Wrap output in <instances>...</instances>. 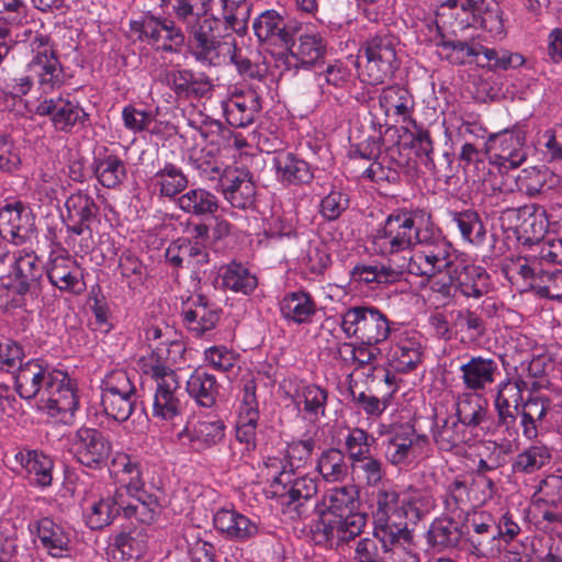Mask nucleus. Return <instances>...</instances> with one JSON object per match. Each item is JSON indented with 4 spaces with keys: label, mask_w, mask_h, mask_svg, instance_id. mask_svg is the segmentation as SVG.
<instances>
[{
    "label": "nucleus",
    "mask_w": 562,
    "mask_h": 562,
    "mask_svg": "<svg viewBox=\"0 0 562 562\" xmlns=\"http://www.w3.org/2000/svg\"><path fill=\"white\" fill-rule=\"evenodd\" d=\"M183 324L192 336L200 338L215 328L220 319V310L203 295L191 300L182 310Z\"/></svg>",
    "instance_id": "obj_22"
},
{
    "label": "nucleus",
    "mask_w": 562,
    "mask_h": 562,
    "mask_svg": "<svg viewBox=\"0 0 562 562\" xmlns=\"http://www.w3.org/2000/svg\"><path fill=\"white\" fill-rule=\"evenodd\" d=\"M221 279L225 289L244 295L250 294L258 285L257 277L248 268L237 262L225 266Z\"/></svg>",
    "instance_id": "obj_54"
},
{
    "label": "nucleus",
    "mask_w": 562,
    "mask_h": 562,
    "mask_svg": "<svg viewBox=\"0 0 562 562\" xmlns=\"http://www.w3.org/2000/svg\"><path fill=\"white\" fill-rule=\"evenodd\" d=\"M213 524L216 530L235 541H245L258 532L257 525L235 509H218L214 514Z\"/></svg>",
    "instance_id": "obj_25"
},
{
    "label": "nucleus",
    "mask_w": 562,
    "mask_h": 562,
    "mask_svg": "<svg viewBox=\"0 0 562 562\" xmlns=\"http://www.w3.org/2000/svg\"><path fill=\"white\" fill-rule=\"evenodd\" d=\"M15 459L37 485L52 484L54 462L49 457L37 450H26L16 453Z\"/></svg>",
    "instance_id": "obj_38"
},
{
    "label": "nucleus",
    "mask_w": 562,
    "mask_h": 562,
    "mask_svg": "<svg viewBox=\"0 0 562 562\" xmlns=\"http://www.w3.org/2000/svg\"><path fill=\"white\" fill-rule=\"evenodd\" d=\"M177 205L184 213L195 216L214 215L218 211V200L212 192L196 188L181 194Z\"/></svg>",
    "instance_id": "obj_42"
},
{
    "label": "nucleus",
    "mask_w": 562,
    "mask_h": 562,
    "mask_svg": "<svg viewBox=\"0 0 562 562\" xmlns=\"http://www.w3.org/2000/svg\"><path fill=\"white\" fill-rule=\"evenodd\" d=\"M38 116H47L55 131L71 134L89 123V114L70 93L43 98L36 105Z\"/></svg>",
    "instance_id": "obj_9"
},
{
    "label": "nucleus",
    "mask_w": 562,
    "mask_h": 562,
    "mask_svg": "<svg viewBox=\"0 0 562 562\" xmlns=\"http://www.w3.org/2000/svg\"><path fill=\"white\" fill-rule=\"evenodd\" d=\"M451 222L458 227L463 240L473 244H483L486 229L479 215L474 210L468 209L463 211H448Z\"/></svg>",
    "instance_id": "obj_46"
},
{
    "label": "nucleus",
    "mask_w": 562,
    "mask_h": 562,
    "mask_svg": "<svg viewBox=\"0 0 562 562\" xmlns=\"http://www.w3.org/2000/svg\"><path fill=\"white\" fill-rule=\"evenodd\" d=\"M352 278L359 282L366 284L378 283V284H391L395 283L401 279V270L396 267L391 266H356L352 270Z\"/></svg>",
    "instance_id": "obj_63"
},
{
    "label": "nucleus",
    "mask_w": 562,
    "mask_h": 562,
    "mask_svg": "<svg viewBox=\"0 0 562 562\" xmlns=\"http://www.w3.org/2000/svg\"><path fill=\"white\" fill-rule=\"evenodd\" d=\"M550 408V400L544 396H530L519 407L521 416L522 434L528 439L538 436V427L541 425Z\"/></svg>",
    "instance_id": "obj_44"
},
{
    "label": "nucleus",
    "mask_w": 562,
    "mask_h": 562,
    "mask_svg": "<svg viewBox=\"0 0 562 562\" xmlns=\"http://www.w3.org/2000/svg\"><path fill=\"white\" fill-rule=\"evenodd\" d=\"M281 387L284 392V396L289 398L297 409H301V405L303 404V411L311 419L318 420L319 417L325 415L328 400V392L325 389L295 379L283 381Z\"/></svg>",
    "instance_id": "obj_14"
},
{
    "label": "nucleus",
    "mask_w": 562,
    "mask_h": 562,
    "mask_svg": "<svg viewBox=\"0 0 562 562\" xmlns=\"http://www.w3.org/2000/svg\"><path fill=\"white\" fill-rule=\"evenodd\" d=\"M426 218V225L423 227V222L418 221L415 229V237L413 241L414 249L430 250L432 252H441L451 255L452 246L441 234L440 229L435 228L430 220Z\"/></svg>",
    "instance_id": "obj_53"
},
{
    "label": "nucleus",
    "mask_w": 562,
    "mask_h": 562,
    "mask_svg": "<svg viewBox=\"0 0 562 562\" xmlns=\"http://www.w3.org/2000/svg\"><path fill=\"white\" fill-rule=\"evenodd\" d=\"M218 180L224 198L233 207L247 209L252 205L256 186L248 169L226 168Z\"/></svg>",
    "instance_id": "obj_16"
},
{
    "label": "nucleus",
    "mask_w": 562,
    "mask_h": 562,
    "mask_svg": "<svg viewBox=\"0 0 562 562\" xmlns=\"http://www.w3.org/2000/svg\"><path fill=\"white\" fill-rule=\"evenodd\" d=\"M551 458V449L541 442H536L515 457L512 462V471L515 474H531L547 465Z\"/></svg>",
    "instance_id": "obj_48"
},
{
    "label": "nucleus",
    "mask_w": 562,
    "mask_h": 562,
    "mask_svg": "<svg viewBox=\"0 0 562 562\" xmlns=\"http://www.w3.org/2000/svg\"><path fill=\"white\" fill-rule=\"evenodd\" d=\"M402 262L396 265V269L409 274L426 278L430 280L435 276L442 273L443 270L452 268L451 255L432 252L430 250H420L412 248L409 257H403Z\"/></svg>",
    "instance_id": "obj_20"
},
{
    "label": "nucleus",
    "mask_w": 562,
    "mask_h": 562,
    "mask_svg": "<svg viewBox=\"0 0 562 562\" xmlns=\"http://www.w3.org/2000/svg\"><path fill=\"white\" fill-rule=\"evenodd\" d=\"M165 81L181 100L203 98L212 90V85L207 79L196 77L193 71L188 69L168 71Z\"/></svg>",
    "instance_id": "obj_27"
},
{
    "label": "nucleus",
    "mask_w": 562,
    "mask_h": 562,
    "mask_svg": "<svg viewBox=\"0 0 562 562\" xmlns=\"http://www.w3.org/2000/svg\"><path fill=\"white\" fill-rule=\"evenodd\" d=\"M46 276L49 283L63 292L78 294L86 288L81 267L68 254L52 255Z\"/></svg>",
    "instance_id": "obj_18"
},
{
    "label": "nucleus",
    "mask_w": 562,
    "mask_h": 562,
    "mask_svg": "<svg viewBox=\"0 0 562 562\" xmlns=\"http://www.w3.org/2000/svg\"><path fill=\"white\" fill-rule=\"evenodd\" d=\"M351 72L340 60L328 64L327 67L316 75L317 85L323 95H333V89H342L349 82Z\"/></svg>",
    "instance_id": "obj_60"
},
{
    "label": "nucleus",
    "mask_w": 562,
    "mask_h": 562,
    "mask_svg": "<svg viewBox=\"0 0 562 562\" xmlns=\"http://www.w3.org/2000/svg\"><path fill=\"white\" fill-rule=\"evenodd\" d=\"M461 537L458 522L448 518L436 519L427 531V541L437 551L456 548Z\"/></svg>",
    "instance_id": "obj_50"
},
{
    "label": "nucleus",
    "mask_w": 562,
    "mask_h": 562,
    "mask_svg": "<svg viewBox=\"0 0 562 562\" xmlns=\"http://www.w3.org/2000/svg\"><path fill=\"white\" fill-rule=\"evenodd\" d=\"M452 272L457 289L462 295L480 299L490 291V276L484 268L476 265L452 263Z\"/></svg>",
    "instance_id": "obj_26"
},
{
    "label": "nucleus",
    "mask_w": 562,
    "mask_h": 562,
    "mask_svg": "<svg viewBox=\"0 0 562 562\" xmlns=\"http://www.w3.org/2000/svg\"><path fill=\"white\" fill-rule=\"evenodd\" d=\"M325 509H318L321 515H351L358 510L359 496L355 485H345L329 490L322 499Z\"/></svg>",
    "instance_id": "obj_35"
},
{
    "label": "nucleus",
    "mask_w": 562,
    "mask_h": 562,
    "mask_svg": "<svg viewBox=\"0 0 562 562\" xmlns=\"http://www.w3.org/2000/svg\"><path fill=\"white\" fill-rule=\"evenodd\" d=\"M153 184L158 188L161 196L173 198L182 192L189 184L188 177L181 168L167 162L151 178Z\"/></svg>",
    "instance_id": "obj_51"
},
{
    "label": "nucleus",
    "mask_w": 562,
    "mask_h": 562,
    "mask_svg": "<svg viewBox=\"0 0 562 562\" xmlns=\"http://www.w3.org/2000/svg\"><path fill=\"white\" fill-rule=\"evenodd\" d=\"M202 15L186 30L189 35L188 47L194 59L203 65L221 67L233 64L237 72L248 79L261 81L267 77V68L237 47L231 33H222V22L212 11L202 10Z\"/></svg>",
    "instance_id": "obj_1"
},
{
    "label": "nucleus",
    "mask_w": 562,
    "mask_h": 562,
    "mask_svg": "<svg viewBox=\"0 0 562 562\" xmlns=\"http://www.w3.org/2000/svg\"><path fill=\"white\" fill-rule=\"evenodd\" d=\"M91 170L98 182L106 189H115L127 178L125 162L106 147L94 155Z\"/></svg>",
    "instance_id": "obj_24"
},
{
    "label": "nucleus",
    "mask_w": 562,
    "mask_h": 562,
    "mask_svg": "<svg viewBox=\"0 0 562 562\" xmlns=\"http://www.w3.org/2000/svg\"><path fill=\"white\" fill-rule=\"evenodd\" d=\"M367 524V515L355 513L351 515H321L311 527L313 540L317 544H340L349 542L359 536Z\"/></svg>",
    "instance_id": "obj_11"
},
{
    "label": "nucleus",
    "mask_w": 562,
    "mask_h": 562,
    "mask_svg": "<svg viewBox=\"0 0 562 562\" xmlns=\"http://www.w3.org/2000/svg\"><path fill=\"white\" fill-rule=\"evenodd\" d=\"M426 442L427 437L418 435L413 426L401 425L383 443L384 456L394 465L405 464L419 454Z\"/></svg>",
    "instance_id": "obj_17"
},
{
    "label": "nucleus",
    "mask_w": 562,
    "mask_h": 562,
    "mask_svg": "<svg viewBox=\"0 0 562 562\" xmlns=\"http://www.w3.org/2000/svg\"><path fill=\"white\" fill-rule=\"evenodd\" d=\"M303 24L283 10L268 9L252 21L255 36L260 43L289 46L302 31Z\"/></svg>",
    "instance_id": "obj_10"
},
{
    "label": "nucleus",
    "mask_w": 562,
    "mask_h": 562,
    "mask_svg": "<svg viewBox=\"0 0 562 562\" xmlns=\"http://www.w3.org/2000/svg\"><path fill=\"white\" fill-rule=\"evenodd\" d=\"M155 382L151 415L162 422H172L184 409V393L176 370L165 363H151L145 369Z\"/></svg>",
    "instance_id": "obj_5"
},
{
    "label": "nucleus",
    "mask_w": 562,
    "mask_h": 562,
    "mask_svg": "<svg viewBox=\"0 0 562 562\" xmlns=\"http://www.w3.org/2000/svg\"><path fill=\"white\" fill-rule=\"evenodd\" d=\"M553 179L554 175H552L547 168H526L517 176V187L527 195L535 196L544 192L547 189H551L552 186L548 184V181Z\"/></svg>",
    "instance_id": "obj_61"
},
{
    "label": "nucleus",
    "mask_w": 562,
    "mask_h": 562,
    "mask_svg": "<svg viewBox=\"0 0 562 562\" xmlns=\"http://www.w3.org/2000/svg\"><path fill=\"white\" fill-rule=\"evenodd\" d=\"M272 161L277 179L283 184H306L314 178L311 166L292 153H280Z\"/></svg>",
    "instance_id": "obj_29"
},
{
    "label": "nucleus",
    "mask_w": 562,
    "mask_h": 562,
    "mask_svg": "<svg viewBox=\"0 0 562 562\" xmlns=\"http://www.w3.org/2000/svg\"><path fill=\"white\" fill-rule=\"evenodd\" d=\"M340 328L347 338H356L366 344H381L391 334L387 316L378 307L356 305L340 316Z\"/></svg>",
    "instance_id": "obj_7"
},
{
    "label": "nucleus",
    "mask_w": 562,
    "mask_h": 562,
    "mask_svg": "<svg viewBox=\"0 0 562 562\" xmlns=\"http://www.w3.org/2000/svg\"><path fill=\"white\" fill-rule=\"evenodd\" d=\"M316 471L326 482L342 481L348 475L345 453L337 448L325 449L317 459Z\"/></svg>",
    "instance_id": "obj_52"
},
{
    "label": "nucleus",
    "mask_w": 562,
    "mask_h": 562,
    "mask_svg": "<svg viewBox=\"0 0 562 562\" xmlns=\"http://www.w3.org/2000/svg\"><path fill=\"white\" fill-rule=\"evenodd\" d=\"M436 46L439 49V55L453 65H464L469 58L481 55L477 43L452 40L442 34Z\"/></svg>",
    "instance_id": "obj_56"
},
{
    "label": "nucleus",
    "mask_w": 562,
    "mask_h": 562,
    "mask_svg": "<svg viewBox=\"0 0 562 562\" xmlns=\"http://www.w3.org/2000/svg\"><path fill=\"white\" fill-rule=\"evenodd\" d=\"M137 392L132 393H101V405L108 417L119 423L126 422L136 408Z\"/></svg>",
    "instance_id": "obj_57"
},
{
    "label": "nucleus",
    "mask_w": 562,
    "mask_h": 562,
    "mask_svg": "<svg viewBox=\"0 0 562 562\" xmlns=\"http://www.w3.org/2000/svg\"><path fill=\"white\" fill-rule=\"evenodd\" d=\"M374 535L380 537L381 542L391 543L393 547L401 546V540L409 542L412 535L405 509L402 507L374 521Z\"/></svg>",
    "instance_id": "obj_34"
},
{
    "label": "nucleus",
    "mask_w": 562,
    "mask_h": 562,
    "mask_svg": "<svg viewBox=\"0 0 562 562\" xmlns=\"http://www.w3.org/2000/svg\"><path fill=\"white\" fill-rule=\"evenodd\" d=\"M43 548L54 558L67 557L70 552V537L65 528L48 517L34 524Z\"/></svg>",
    "instance_id": "obj_30"
},
{
    "label": "nucleus",
    "mask_w": 562,
    "mask_h": 562,
    "mask_svg": "<svg viewBox=\"0 0 562 562\" xmlns=\"http://www.w3.org/2000/svg\"><path fill=\"white\" fill-rule=\"evenodd\" d=\"M394 547L391 543L381 542L374 533L358 541L355 550V559L358 562H390Z\"/></svg>",
    "instance_id": "obj_62"
},
{
    "label": "nucleus",
    "mask_w": 562,
    "mask_h": 562,
    "mask_svg": "<svg viewBox=\"0 0 562 562\" xmlns=\"http://www.w3.org/2000/svg\"><path fill=\"white\" fill-rule=\"evenodd\" d=\"M316 479L307 475L293 477L292 470L285 467L270 483L271 497L277 501L283 514L303 519L318 509Z\"/></svg>",
    "instance_id": "obj_4"
},
{
    "label": "nucleus",
    "mask_w": 562,
    "mask_h": 562,
    "mask_svg": "<svg viewBox=\"0 0 562 562\" xmlns=\"http://www.w3.org/2000/svg\"><path fill=\"white\" fill-rule=\"evenodd\" d=\"M170 333L168 326L161 328L160 326H150L145 331L146 340L149 342L157 341L151 357H156L155 363H162L167 361L176 362L178 357L184 352L183 345L178 340H170L168 334Z\"/></svg>",
    "instance_id": "obj_45"
},
{
    "label": "nucleus",
    "mask_w": 562,
    "mask_h": 562,
    "mask_svg": "<svg viewBox=\"0 0 562 562\" xmlns=\"http://www.w3.org/2000/svg\"><path fill=\"white\" fill-rule=\"evenodd\" d=\"M379 103L386 116H400L403 121L409 119L414 108L412 94L400 86L383 88L379 95Z\"/></svg>",
    "instance_id": "obj_41"
},
{
    "label": "nucleus",
    "mask_w": 562,
    "mask_h": 562,
    "mask_svg": "<svg viewBox=\"0 0 562 562\" xmlns=\"http://www.w3.org/2000/svg\"><path fill=\"white\" fill-rule=\"evenodd\" d=\"M14 387L24 400H33L41 394L44 402L42 408L63 422H68L79 407L75 380L63 370L50 369L41 359L20 364L14 375Z\"/></svg>",
    "instance_id": "obj_2"
},
{
    "label": "nucleus",
    "mask_w": 562,
    "mask_h": 562,
    "mask_svg": "<svg viewBox=\"0 0 562 562\" xmlns=\"http://www.w3.org/2000/svg\"><path fill=\"white\" fill-rule=\"evenodd\" d=\"M186 390L200 406L212 407L216 402L220 385L213 374L196 369L189 376Z\"/></svg>",
    "instance_id": "obj_40"
},
{
    "label": "nucleus",
    "mask_w": 562,
    "mask_h": 562,
    "mask_svg": "<svg viewBox=\"0 0 562 562\" xmlns=\"http://www.w3.org/2000/svg\"><path fill=\"white\" fill-rule=\"evenodd\" d=\"M488 411L483 401L469 393L458 396L456 403L457 420L473 436L477 437V430L488 419Z\"/></svg>",
    "instance_id": "obj_31"
},
{
    "label": "nucleus",
    "mask_w": 562,
    "mask_h": 562,
    "mask_svg": "<svg viewBox=\"0 0 562 562\" xmlns=\"http://www.w3.org/2000/svg\"><path fill=\"white\" fill-rule=\"evenodd\" d=\"M422 360L420 344L409 339H401L390 349V363L395 371L408 372Z\"/></svg>",
    "instance_id": "obj_55"
},
{
    "label": "nucleus",
    "mask_w": 562,
    "mask_h": 562,
    "mask_svg": "<svg viewBox=\"0 0 562 562\" xmlns=\"http://www.w3.org/2000/svg\"><path fill=\"white\" fill-rule=\"evenodd\" d=\"M398 40L390 32H380L366 42L362 76L370 85L382 83L397 69L396 47Z\"/></svg>",
    "instance_id": "obj_8"
},
{
    "label": "nucleus",
    "mask_w": 562,
    "mask_h": 562,
    "mask_svg": "<svg viewBox=\"0 0 562 562\" xmlns=\"http://www.w3.org/2000/svg\"><path fill=\"white\" fill-rule=\"evenodd\" d=\"M189 164L199 171L201 177L209 180L220 179L223 173L217 150L211 147L193 150L189 156Z\"/></svg>",
    "instance_id": "obj_64"
},
{
    "label": "nucleus",
    "mask_w": 562,
    "mask_h": 562,
    "mask_svg": "<svg viewBox=\"0 0 562 562\" xmlns=\"http://www.w3.org/2000/svg\"><path fill=\"white\" fill-rule=\"evenodd\" d=\"M225 436V425L216 417H205L193 426L190 441L198 450L209 449L218 445Z\"/></svg>",
    "instance_id": "obj_49"
},
{
    "label": "nucleus",
    "mask_w": 562,
    "mask_h": 562,
    "mask_svg": "<svg viewBox=\"0 0 562 562\" xmlns=\"http://www.w3.org/2000/svg\"><path fill=\"white\" fill-rule=\"evenodd\" d=\"M72 445L77 461L90 469L105 465L112 452V442L108 436L95 428H79Z\"/></svg>",
    "instance_id": "obj_13"
},
{
    "label": "nucleus",
    "mask_w": 562,
    "mask_h": 562,
    "mask_svg": "<svg viewBox=\"0 0 562 562\" xmlns=\"http://www.w3.org/2000/svg\"><path fill=\"white\" fill-rule=\"evenodd\" d=\"M123 498H126L124 488H116L112 495L94 502L86 515L88 527L99 530L111 525L114 518L123 512Z\"/></svg>",
    "instance_id": "obj_32"
},
{
    "label": "nucleus",
    "mask_w": 562,
    "mask_h": 562,
    "mask_svg": "<svg viewBox=\"0 0 562 562\" xmlns=\"http://www.w3.org/2000/svg\"><path fill=\"white\" fill-rule=\"evenodd\" d=\"M432 438L440 450L452 451L471 441L473 436L457 419L447 417L436 423Z\"/></svg>",
    "instance_id": "obj_39"
},
{
    "label": "nucleus",
    "mask_w": 562,
    "mask_h": 562,
    "mask_svg": "<svg viewBox=\"0 0 562 562\" xmlns=\"http://www.w3.org/2000/svg\"><path fill=\"white\" fill-rule=\"evenodd\" d=\"M160 505L156 496L138 487L123 498V513L125 517H135L143 524H150L159 513Z\"/></svg>",
    "instance_id": "obj_37"
},
{
    "label": "nucleus",
    "mask_w": 562,
    "mask_h": 562,
    "mask_svg": "<svg viewBox=\"0 0 562 562\" xmlns=\"http://www.w3.org/2000/svg\"><path fill=\"white\" fill-rule=\"evenodd\" d=\"M159 8L166 10L171 8V12L176 19L181 23L184 29L191 25L202 14L201 10L196 7H203L202 10L212 11L213 0H157Z\"/></svg>",
    "instance_id": "obj_58"
},
{
    "label": "nucleus",
    "mask_w": 562,
    "mask_h": 562,
    "mask_svg": "<svg viewBox=\"0 0 562 562\" xmlns=\"http://www.w3.org/2000/svg\"><path fill=\"white\" fill-rule=\"evenodd\" d=\"M498 143L495 159L504 168H517L527 158L525 136L521 132H504L495 136Z\"/></svg>",
    "instance_id": "obj_33"
},
{
    "label": "nucleus",
    "mask_w": 562,
    "mask_h": 562,
    "mask_svg": "<svg viewBox=\"0 0 562 562\" xmlns=\"http://www.w3.org/2000/svg\"><path fill=\"white\" fill-rule=\"evenodd\" d=\"M431 215L423 210H400L390 214L374 235L373 244L383 256H396L411 250L418 221Z\"/></svg>",
    "instance_id": "obj_6"
},
{
    "label": "nucleus",
    "mask_w": 562,
    "mask_h": 562,
    "mask_svg": "<svg viewBox=\"0 0 562 562\" xmlns=\"http://www.w3.org/2000/svg\"><path fill=\"white\" fill-rule=\"evenodd\" d=\"M280 312L284 319L295 324L311 323L316 313L313 297L303 291L291 292L280 301Z\"/></svg>",
    "instance_id": "obj_36"
},
{
    "label": "nucleus",
    "mask_w": 562,
    "mask_h": 562,
    "mask_svg": "<svg viewBox=\"0 0 562 562\" xmlns=\"http://www.w3.org/2000/svg\"><path fill=\"white\" fill-rule=\"evenodd\" d=\"M32 59L27 64L29 75L16 78L7 85L13 97L25 95L36 82L46 92L64 83V68L59 61L55 44L47 35L35 33L30 38Z\"/></svg>",
    "instance_id": "obj_3"
},
{
    "label": "nucleus",
    "mask_w": 562,
    "mask_h": 562,
    "mask_svg": "<svg viewBox=\"0 0 562 562\" xmlns=\"http://www.w3.org/2000/svg\"><path fill=\"white\" fill-rule=\"evenodd\" d=\"M459 371L464 390L474 393L485 391L501 373L496 359L482 355L464 356Z\"/></svg>",
    "instance_id": "obj_15"
},
{
    "label": "nucleus",
    "mask_w": 562,
    "mask_h": 562,
    "mask_svg": "<svg viewBox=\"0 0 562 562\" xmlns=\"http://www.w3.org/2000/svg\"><path fill=\"white\" fill-rule=\"evenodd\" d=\"M43 272L44 266L40 258L34 252H25L15 258L10 280L15 283L18 291L33 301L42 292Z\"/></svg>",
    "instance_id": "obj_21"
},
{
    "label": "nucleus",
    "mask_w": 562,
    "mask_h": 562,
    "mask_svg": "<svg viewBox=\"0 0 562 562\" xmlns=\"http://www.w3.org/2000/svg\"><path fill=\"white\" fill-rule=\"evenodd\" d=\"M222 4V33H236L244 35L247 32V22L250 15V4L247 0H221Z\"/></svg>",
    "instance_id": "obj_43"
},
{
    "label": "nucleus",
    "mask_w": 562,
    "mask_h": 562,
    "mask_svg": "<svg viewBox=\"0 0 562 562\" xmlns=\"http://www.w3.org/2000/svg\"><path fill=\"white\" fill-rule=\"evenodd\" d=\"M111 465L115 474L126 476L121 479L124 484L120 487L124 488L126 494L143 486L140 463L136 459L119 452L113 457Z\"/></svg>",
    "instance_id": "obj_59"
},
{
    "label": "nucleus",
    "mask_w": 562,
    "mask_h": 562,
    "mask_svg": "<svg viewBox=\"0 0 562 562\" xmlns=\"http://www.w3.org/2000/svg\"><path fill=\"white\" fill-rule=\"evenodd\" d=\"M297 41L290 43V56L295 60V65L304 67L315 66L326 55L327 42L319 33H299Z\"/></svg>",
    "instance_id": "obj_28"
},
{
    "label": "nucleus",
    "mask_w": 562,
    "mask_h": 562,
    "mask_svg": "<svg viewBox=\"0 0 562 562\" xmlns=\"http://www.w3.org/2000/svg\"><path fill=\"white\" fill-rule=\"evenodd\" d=\"M472 531H468L471 552L476 557H488L494 552L497 532L492 519L483 520L482 516L472 519Z\"/></svg>",
    "instance_id": "obj_47"
},
{
    "label": "nucleus",
    "mask_w": 562,
    "mask_h": 562,
    "mask_svg": "<svg viewBox=\"0 0 562 562\" xmlns=\"http://www.w3.org/2000/svg\"><path fill=\"white\" fill-rule=\"evenodd\" d=\"M261 110V97L257 90L250 88L231 98L225 115L232 126L246 127L255 122Z\"/></svg>",
    "instance_id": "obj_23"
},
{
    "label": "nucleus",
    "mask_w": 562,
    "mask_h": 562,
    "mask_svg": "<svg viewBox=\"0 0 562 562\" xmlns=\"http://www.w3.org/2000/svg\"><path fill=\"white\" fill-rule=\"evenodd\" d=\"M34 229V218L21 202L0 209V236L3 239L20 245L32 237Z\"/></svg>",
    "instance_id": "obj_19"
},
{
    "label": "nucleus",
    "mask_w": 562,
    "mask_h": 562,
    "mask_svg": "<svg viewBox=\"0 0 562 562\" xmlns=\"http://www.w3.org/2000/svg\"><path fill=\"white\" fill-rule=\"evenodd\" d=\"M65 207L67 214L63 218L69 234L68 239L88 234V239L92 241L91 224L97 220L100 211L94 198L79 190L68 196Z\"/></svg>",
    "instance_id": "obj_12"
}]
</instances>
